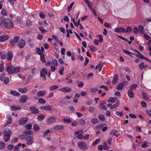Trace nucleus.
Wrapping results in <instances>:
<instances>
[{
	"instance_id": "f257e3e1",
	"label": "nucleus",
	"mask_w": 151,
	"mask_h": 151,
	"mask_svg": "<svg viewBox=\"0 0 151 151\" xmlns=\"http://www.w3.org/2000/svg\"><path fill=\"white\" fill-rule=\"evenodd\" d=\"M11 133V131L9 129L6 128L4 130L3 132V138L5 142H7L9 140Z\"/></svg>"
},
{
	"instance_id": "f03ea898",
	"label": "nucleus",
	"mask_w": 151,
	"mask_h": 151,
	"mask_svg": "<svg viewBox=\"0 0 151 151\" xmlns=\"http://www.w3.org/2000/svg\"><path fill=\"white\" fill-rule=\"evenodd\" d=\"M4 25L6 29H10L13 27L14 23L10 19L6 18L4 22Z\"/></svg>"
},
{
	"instance_id": "7ed1b4c3",
	"label": "nucleus",
	"mask_w": 151,
	"mask_h": 151,
	"mask_svg": "<svg viewBox=\"0 0 151 151\" xmlns=\"http://www.w3.org/2000/svg\"><path fill=\"white\" fill-rule=\"evenodd\" d=\"M48 70L46 68H43L42 69L40 72V76L43 78V81H45L46 80V77L45 75L47 74Z\"/></svg>"
},
{
	"instance_id": "20e7f679",
	"label": "nucleus",
	"mask_w": 151,
	"mask_h": 151,
	"mask_svg": "<svg viewBox=\"0 0 151 151\" xmlns=\"http://www.w3.org/2000/svg\"><path fill=\"white\" fill-rule=\"evenodd\" d=\"M19 39L20 37L19 36L14 37L10 41L9 45L12 47L14 46L16 43L18 42Z\"/></svg>"
},
{
	"instance_id": "39448f33",
	"label": "nucleus",
	"mask_w": 151,
	"mask_h": 151,
	"mask_svg": "<svg viewBox=\"0 0 151 151\" xmlns=\"http://www.w3.org/2000/svg\"><path fill=\"white\" fill-rule=\"evenodd\" d=\"M77 144L78 147L81 150H86L88 148L87 145L85 142H79Z\"/></svg>"
},
{
	"instance_id": "423d86ee",
	"label": "nucleus",
	"mask_w": 151,
	"mask_h": 151,
	"mask_svg": "<svg viewBox=\"0 0 151 151\" xmlns=\"http://www.w3.org/2000/svg\"><path fill=\"white\" fill-rule=\"evenodd\" d=\"M25 141H27V145H31L33 143V137L32 136L26 137L25 138Z\"/></svg>"
},
{
	"instance_id": "0eeeda50",
	"label": "nucleus",
	"mask_w": 151,
	"mask_h": 151,
	"mask_svg": "<svg viewBox=\"0 0 151 151\" xmlns=\"http://www.w3.org/2000/svg\"><path fill=\"white\" fill-rule=\"evenodd\" d=\"M58 90L64 93L70 92L72 91L71 89L68 87H63L60 89H59Z\"/></svg>"
},
{
	"instance_id": "6e6552de",
	"label": "nucleus",
	"mask_w": 151,
	"mask_h": 151,
	"mask_svg": "<svg viewBox=\"0 0 151 151\" xmlns=\"http://www.w3.org/2000/svg\"><path fill=\"white\" fill-rule=\"evenodd\" d=\"M25 42L23 39H20L18 42L17 45L20 48H23L25 45Z\"/></svg>"
},
{
	"instance_id": "1a4fd4ad",
	"label": "nucleus",
	"mask_w": 151,
	"mask_h": 151,
	"mask_svg": "<svg viewBox=\"0 0 151 151\" xmlns=\"http://www.w3.org/2000/svg\"><path fill=\"white\" fill-rule=\"evenodd\" d=\"M56 118L54 116H52L48 118L46 120L47 123L49 124H52L55 122Z\"/></svg>"
},
{
	"instance_id": "9d476101",
	"label": "nucleus",
	"mask_w": 151,
	"mask_h": 151,
	"mask_svg": "<svg viewBox=\"0 0 151 151\" xmlns=\"http://www.w3.org/2000/svg\"><path fill=\"white\" fill-rule=\"evenodd\" d=\"M30 111L33 114H37L39 113V111L36 107L34 106H31L29 108Z\"/></svg>"
},
{
	"instance_id": "9b49d317",
	"label": "nucleus",
	"mask_w": 151,
	"mask_h": 151,
	"mask_svg": "<svg viewBox=\"0 0 151 151\" xmlns=\"http://www.w3.org/2000/svg\"><path fill=\"white\" fill-rule=\"evenodd\" d=\"M28 120V119L27 117H23L20 118L19 120V123L20 125H22L25 124Z\"/></svg>"
},
{
	"instance_id": "f8f14e48",
	"label": "nucleus",
	"mask_w": 151,
	"mask_h": 151,
	"mask_svg": "<svg viewBox=\"0 0 151 151\" xmlns=\"http://www.w3.org/2000/svg\"><path fill=\"white\" fill-rule=\"evenodd\" d=\"M6 56L7 60L9 61H11L13 56V53L11 51H9L7 52Z\"/></svg>"
},
{
	"instance_id": "ddd939ff",
	"label": "nucleus",
	"mask_w": 151,
	"mask_h": 151,
	"mask_svg": "<svg viewBox=\"0 0 151 151\" xmlns=\"http://www.w3.org/2000/svg\"><path fill=\"white\" fill-rule=\"evenodd\" d=\"M13 66L8 65L6 68L5 70L9 74H13Z\"/></svg>"
},
{
	"instance_id": "4468645a",
	"label": "nucleus",
	"mask_w": 151,
	"mask_h": 151,
	"mask_svg": "<svg viewBox=\"0 0 151 151\" xmlns=\"http://www.w3.org/2000/svg\"><path fill=\"white\" fill-rule=\"evenodd\" d=\"M28 99V97L25 95L22 96L19 99L20 102L22 103H25L27 101Z\"/></svg>"
},
{
	"instance_id": "2eb2a0df",
	"label": "nucleus",
	"mask_w": 151,
	"mask_h": 151,
	"mask_svg": "<svg viewBox=\"0 0 151 151\" xmlns=\"http://www.w3.org/2000/svg\"><path fill=\"white\" fill-rule=\"evenodd\" d=\"M9 38V36L8 35H3L2 36H0V41L1 42H4L8 39Z\"/></svg>"
},
{
	"instance_id": "dca6fc26",
	"label": "nucleus",
	"mask_w": 151,
	"mask_h": 151,
	"mask_svg": "<svg viewBox=\"0 0 151 151\" xmlns=\"http://www.w3.org/2000/svg\"><path fill=\"white\" fill-rule=\"evenodd\" d=\"M33 132L30 130H27L24 131L23 132V134L26 137L30 136V135L33 134Z\"/></svg>"
},
{
	"instance_id": "f3484780",
	"label": "nucleus",
	"mask_w": 151,
	"mask_h": 151,
	"mask_svg": "<svg viewBox=\"0 0 151 151\" xmlns=\"http://www.w3.org/2000/svg\"><path fill=\"white\" fill-rule=\"evenodd\" d=\"M124 28L122 27L116 28L114 29V31L116 32L124 33Z\"/></svg>"
},
{
	"instance_id": "a211bd4d",
	"label": "nucleus",
	"mask_w": 151,
	"mask_h": 151,
	"mask_svg": "<svg viewBox=\"0 0 151 151\" xmlns=\"http://www.w3.org/2000/svg\"><path fill=\"white\" fill-rule=\"evenodd\" d=\"M18 91L23 93H26L28 91V89L26 87H24L23 88H18Z\"/></svg>"
},
{
	"instance_id": "6ab92c4d",
	"label": "nucleus",
	"mask_w": 151,
	"mask_h": 151,
	"mask_svg": "<svg viewBox=\"0 0 151 151\" xmlns=\"http://www.w3.org/2000/svg\"><path fill=\"white\" fill-rule=\"evenodd\" d=\"M40 108L42 110L45 111H51L52 110L51 106H41L40 107Z\"/></svg>"
},
{
	"instance_id": "aec40b11",
	"label": "nucleus",
	"mask_w": 151,
	"mask_h": 151,
	"mask_svg": "<svg viewBox=\"0 0 151 151\" xmlns=\"http://www.w3.org/2000/svg\"><path fill=\"white\" fill-rule=\"evenodd\" d=\"M46 91H41L37 93V95L39 97H42L45 95L46 93Z\"/></svg>"
},
{
	"instance_id": "412c9836",
	"label": "nucleus",
	"mask_w": 151,
	"mask_h": 151,
	"mask_svg": "<svg viewBox=\"0 0 151 151\" xmlns=\"http://www.w3.org/2000/svg\"><path fill=\"white\" fill-rule=\"evenodd\" d=\"M64 129V127L62 125H57L54 127V129L55 131L61 130Z\"/></svg>"
},
{
	"instance_id": "4be33fe9",
	"label": "nucleus",
	"mask_w": 151,
	"mask_h": 151,
	"mask_svg": "<svg viewBox=\"0 0 151 151\" xmlns=\"http://www.w3.org/2000/svg\"><path fill=\"white\" fill-rule=\"evenodd\" d=\"M118 74H116L114 77L112 81V83L114 84H116L118 82Z\"/></svg>"
},
{
	"instance_id": "5701e85b",
	"label": "nucleus",
	"mask_w": 151,
	"mask_h": 151,
	"mask_svg": "<svg viewBox=\"0 0 151 151\" xmlns=\"http://www.w3.org/2000/svg\"><path fill=\"white\" fill-rule=\"evenodd\" d=\"M13 74L19 73L20 70L21 68L19 67H15L13 66Z\"/></svg>"
},
{
	"instance_id": "b1692460",
	"label": "nucleus",
	"mask_w": 151,
	"mask_h": 151,
	"mask_svg": "<svg viewBox=\"0 0 151 151\" xmlns=\"http://www.w3.org/2000/svg\"><path fill=\"white\" fill-rule=\"evenodd\" d=\"M139 68L141 70L145 69L147 67V65H145L144 63L143 62L139 64Z\"/></svg>"
},
{
	"instance_id": "393cba45",
	"label": "nucleus",
	"mask_w": 151,
	"mask_h": 151,
	"mask_svg": "<svg viewBox=\"0 0 151 151\" xmlns=\"http://www.w3.org/2000/svg\"><path fill=\"white\" fill-rule=\"evenodd\" d=\"M117 99V98L116 97H110L107 100V102H114Z\"/></svg>"
},
{
	"instance_id": "a878e982",
	"label": "nucleus",
	"mask_w": 151,
	"mask_h": 151,
	"mask_svg": "<svg viewBox=\"0 0 151 151\" xmlns=\"http://www.w3.org/2000/svg\"><path fill=\"white\" fill-rule=\"evenodd\" d=\"M138 31L139 33L141 34H142L144 33V28L141 25H139L138 26Z\"/></svg>"
},
{
	"instance_id": "bb28decb",
	"label": "nucleus",
	"mask_w": 151,
	"mask_h": 151,
	"mask_svg": "<svg viewBox=\"0 0 151 151\" xmlns=\"http://www.w3.org/2000/svg\"><path fill=\"white\" fill-rule=\"evenodd\" d=\"M128 96L131 98H132L134 97V94L131 90H129L128 91Z\"/></svg>"
},
{
	"instance_id": "cd10ccee",
	"label": "nucleus",
	"mask_w": 151,
	"mask_h": 151,
	"mask_svg": "<svg viewBox=\"0 0 151 151\" xmlns=\"http://www.w3.org/2000/svg\"><path fill=\"white\" fill-rule=\"evenodd\" d=\"M10 93L11 94L16 96H19L20 95V93L15 91H11Z\"/></svg>"
},
{
	"instance_id": "c85d7f7f",
	"label": "nucleus",
	"mask_w": 151,
	"mask_h": 151,
	"mask_svg": "<svg viewBox=\"0 0 151 151\" xmlns=\"http://www.w3.org/2000/svg\"><path fill=\"white\" fill-rule=\"evenodd\" d=\"M10 108L12 111L20 110L21 109V107L20 106L16 107L14 106H11Z\"/></svg>"
},
{
	"instance_id": "c756f323",
	"label": "nucleus",
	"mask_w": 151,
	"mask_h": 151,
	"mask_svg": "<svg viewBox=\"0 0 151 151\" xmlns=\"http://www.w3.org/2000/svg\"><path fill=\"white\" fill-rule=\"evenodd\" d=\"M124 87V85L122 83H119L117 86L116 88L118 90H122Z\"/></svg>"
},
{
	"instance_id": "7c9ffc66",
	"label": "nucleus",
	"mask_w": 151,
	"mask_h": 151,
	"mask_svg": "<svg viewBox=\"0 0 151 151\" xmlns=\"http://www.w3.org/2000/svg\"><path fill=\"white\" fill-rule=\"evenodd\" d=\"M58 88V86L57 85H54L51 86L50 87L49 89L50 91H52L55 90Z\"/></svg>"
},
{
	"instance_id": "2f4dec72",
	"label": "nucleus",
	"mask_w": 151,
	"mask_h": 151,
	"mask_svg": "<svg viewBox=\"0 0 151 151\" xmlns=\"http://www.w3.org/2000/svg\"><path fill=\"white\" fill-rule=\"evenodd\" d=\"M132 29L131 27H128L126 29H124V33L132 32Z\"/></svg>"
},
{
	"instance_id": "473e14b6",
	"label": "nucleus",
	"mask_w": 151,
	"mask_h": 151,
	"mask_svg": "<svg viewBox=\"0 0 151 151\" xmlns=\"http://www.w3.org/2000/svg\"><path fill=\"white\" fill-rule=\"evenodd\" d=\"M104 104L103 103H101L100 104V107L101 109H103L104 110H106L107 109V107L105 106L104 105Z\"/></svg>"
},
{
	"instance_id": "72a5a7b5",
	"label": "nucleus",
	"mask_w": 151,
	"mask_h": 151,
	"mask_svg": "<svg viewBox=\"0 0 151 151\" xmlns=\"http://www.w3.org/2000/svg\"><path fill=\"white\" fill-rule=\"evenodd\" d=\"M98 118L101 121H104L105 120V116L103 114H100L99 115Z\"/></svg>"
},
{
	"instance_id": "f704fd0d",
	"label": "nucleus",
	"mask_w": 151,
	"mask_h": 151,
	"mask_svg": "<svg viewBox=\"0 0 151 151\" xmlns=\"http://www.w3.org/2000/svg\"><path fill=\"white\" fill-rule=\"evenodd\" d=\"M45 117L44 115H40L37 116V119L39 121H42L45 119Z\"/></svg>"
},
{
	"instance_id": "c9c22d12",
	"label": "nucleus",
	"mask_w": 151,
	"mask_h": 151,
	"mask_svg": "<svg viewBox=\"0 0 151 151\" xmlns=\"http://www.w3.org/2000/svg\"><path fill=\"white\" fill-rule=\"evenodd\" d=\"M117 132V131L116 130H112L110 133V134H112L113 135L115 136L116 137H117L119 136V134H116Z\"/></svg>"
},
{
	"instance_id": "e433bc0d",
	"label": "nucleus",
	"mask_w": 151,
	"mask_h": 151,
	"mask_svg": "<svg viewBox=\"0 0 151 151\" xmlns=\"http://www.w3.org/2000/svg\"><path fill=\"white\" fill-rule=\"evenodd\" d=\"M8 120L7 122V124H10L12 121V119L11 116L10 115H9L7 116Z\"/></svg>"
},
{
	"instance_id": "4c0bfd02",
	"label": "nucleus",
	"mask_w": 151,
	"mask_h": 151,
	"mask_svg": "<svg viewBox=\"0 0 151 151\" xmlns=\"http://www.w3.org/2000/svg\"><path fill=\"white\" fill-rule=\"evenodd\" d=\"M137 87V84L134 83L132 84V85L130 86L129 88H130V90H131V91H132V90H135L136 88Z\"/></svg>"
},
{
	"instance_id": "58836bf2",
	"label": "nucleus",
	"mask_w": 151,
	"mask_h": 151,
	"mask_svg": "<svg viewBox=\"0 0 151 151\" xmlns=\"http://www.w3.org/2000/svg\"><path fill=\"white\" fill-rule=\"evenodd\" d=\"M89 48L90 51L93 52H95L97 50V49L95 46L93 45L90 46Z\"/></svg>"
},
{
	"instance_id": "ea45409f",
	"label": "nucleus",
	"mask_w": 151,
	"mask_h": 151,
	"mask_svg": "<svg viewBox=\"0 0 151 151\" xmlns=\"http://www.w3.org/2000/svg\"><path fill=\"white\" fill-rule=\"evenodd\" d=\"M142 95L143 96V99L145 100H147L148 99V97L147 93L144 92L142 93Z\"/></svg>"
},
{
	"instance_id": "a19ab883",
	"label": "nucleus",
	"mask_w": 151,
	"mask_h": 151,
	"mask_svg": "<svg viewBox=\"0 0 151 151\" xmlns=\"http://www.w3.org/2000/svg\"><path fill=\"white\" fill-rule=\"evenodd\" d=\"M40 55V60L43 63H45L46 61L45 60V55L44 54H42Z\"/></svg>"
},
{
	"instance_id": "79ce46f5",
	"label": "nucleus",
	"mask_w": 151,
	"mask_h": 151,
	"mask_svg": "<svg viewBox=\"0 0 151 151\" xmlns=\"http://www.w3.org/2000/svg\"><path fill=\"white\" fill-rule=\"evenodd\" d=\"M38 102L42 104H44L46 103V101L42 98H39L38 99Z\"/></svg>"
},
{
	"instance_id": "37998d69",
	"label": "nucleus",
	"mask_w": 151,
	"mask_h": 151,
	"mask_svg": "<svg viewBox=\"0 0 151 151\" xmlns=\"http://www.w3.org/2000/svg\"><path fill=\"white\" fill-rule=\"evenodd\" d=\"M77 83L79 87H82L84 85V83L83 82L78 81H77Z\"/></svg>"
},
{
	"instance_id": "c03bdc74",
	"label": "nucleus",
	"mask_w": 151,
	"mask_h": 151,
	"mask_svg": "<svg viewBox=\"0 0 151 151\" xmlns=\"http://www.w3.org/2000/svg\"><path fill=\"white\" fill-rule=\"evenodd\" d=\"M63 120L64 122L68 123H70L72 122L71 119L70 118H64Z\"/></svg>"
},
{
	"instance_id": "a18cd8bd",
	"label": "nucleus",
	"mask_w": 151,
	"mask_h": 151,
	"mask_svg": "<svg viewBox=\"0 0 151 151\" xmlns=\"http://www.w3.org/2000/svg\"><path fill=\"white\" fill-rule=\"evenodd\" d=\"M33 129L35 131L37 132L39 130L40 127L38 125L35 124L33 126Z\"/></svg>"
},
{
	"instance_id": "49530a36",
	"label": "nucleus",
	"mask_w": 151,
	"mask_h": 151,
	"mask_svg": "<svg viewBox=\"0 0 151 151\" xmlns=\"http://www.w3.org/2000/svg\"><path fill=\"white\" fill-rule=\"evenodd\" d=\"M32 127V125L31 124H28L26 125L25 127L27 130H29L31 129Z\"/></svg>"
},
{
	"instance_id": "de8ad7c7",
	"label": "nucleus",
	"mask_w": 151,
	"mask_h": 151,
	"mask_svg": "<svg viewBox=\"0 0 151 151\" xmlns=\"http://www.w3.org/2000/svg\"><path fill=\"white\" fill-rule=\"evenodd\" d=\"M5 147V143L2 141H0V149H2Z\"/></svg>"
},
{
	"instance_id": "09e8293b",
	"label": "nucleus",
	"mask_w": 151,
	"mask_h": 151,
	"mask_svg": "<svg viewBox=\"0 0 151 151\" xmlns=\"http://www.w3.org/2000/svg\"><path fill=\"white\" fill-rule=\"evenodd\" d=\"M140 56L139 57V58L141 59L145 60L147 61H149L151 62V61L148 59L147 58L143 56L142 54H140Z\"/></svg>"
},
{
	"instance_id": "8fccbe9b",
	"label": "nucleus",
	"mask_w": 151,
	"mask_h": 151,
	"mask_svg": "<svg viewBox=\"0 0 151 151\" xmlns=\"http://www.w3.org/2000/svg\"><path fill=\"white\" fill-rule=\"evenodd\" d=\"M86 103L87 105H91L92 103V100L91 99H88Z\"/></svg>"
},
{
	"instance_id": "3c124183",
	"label": "nucleus",
	"mask_w": 151,
	"mask_h": 151,
	"mask_svg": "<svg viewBox=\"0 0 151 151\" xmlns=\"http://www.w3.org/2000/svg\"><path fill=\"white\" fill-rule=\"evenodd\" d=\"M6 20V19L3 17H0V25L2 24L3 23H4V22H5Z\"/></svg>"
},
{
	"instance_id": "603ef678",
	"label": "nucleus",
	"mask_w": 151,
	"mask_h": 151,
	"mask_svg": "<svg viewBox=\"0 0 151 151\" xmlns=\"http://www.w3.org/2000/svg\"><path fill=\"white\" fill-rule=\"evenodd\" d=\"M123 52L125 54L128 55H130V54H134L130 52L125 50V49H123Z\"/></svg>"
},
{
	"instance_id": "864d4df0",
	"label": "nucleus",
	"mask_w": 151,
	"mask_h": 151,
	"mask_svg": "<svg viewBox=\"0 0 151 151\" xmlns=\"http://www.w3.org/2000/svg\"><path fill=\"white\" fill-rule=\"evenodd\" d=\"M133 32L134 34H137L138 32V28L137 27H134L133 28Z\"/></svg>"
},
{
	"instance_id": "5fc2aeb1",
	"label": "nucleus",
	"mask_w": 151,
	"mask_h": 151,
	"mask_svg": "<svg viewBox=\"0 0 151 151\" xmlns=\"http://www.w3.org/2000/svg\"><path fill=\"white\" fill-rule=\"evenodd\" d=\"M36 51L37 53L39 55L42 54V52L40 48L39 47L36 48Z\"/></svg>"
},
{
	"instance_id": "6e6d98bb",
	"label": "nucleus",
	"mask_w": 151,
	"mask_h": 151,
	"mask_svg": "<svg viewBox=\"0 0 151 151\" xmlns=\"http://www.w3.org/2000/svg\"><path fill=\"white\" fill-rule=\"evenodd\" d=\"M95 109V107H90L89 109V111L90 113H93L94 112V111Z\"/></svg>"
},
{
	"instance_id": "4d7b16f0",
	"label": "nucleus",
	"mask_w": 151,
	"mask_h": 151,
	"mask_svg": "<svg viewBox=\"0 0 151 151\" xmlns=\"http://www.w3.org/2000/svg\"><path fill=\"white\" fill-rule=\"evenodd\" d=\"M1 13V14L3 15H4V16H7V12L6 11V10L4 9H2Z\"/></svg>"
},
{
	"instance_id": "13d9d810",
	"label": "nucleus",
	"mask_w": 151,
	"mask_h": 151,
	"mask_svg": "<svg viewBox=\"0 0 151 151\" xmlns=\"http://www.w3.org/2000/svg\"><path fill=\"white\" fill-rule=\"evenodd\" d=\"M26 137L23 134L20 135L19 136V138L22 140L24 139L25 140V138Z\"/></svg>"
},
{
	"instance_id": "bf43d9fd",
	"label": "nucleus",
	"mask_w": 151,
	"mask_h": 151,
	"mask_svg": "<svg viewBox=\"0 0 151 151\" xmlns=\"http://www.w3.org/2000/svg\"><path fill=\"white\" fill-rule=\"evenodd\" d=\"M74 4V2H72L70 5V6H68L67 8V10L68 12H69L72 9V8Z\"/></svg>"
},
{
	"instance_id": "052dcab7",
	"label": "nucleus",
	"mask_w": 151,
	"mask_h": 151,
	"mask_svg": "<svg viewBox=\"0 0 151 151\" xmlns=\"http://www.w3.org/2000/svg\"><path fill=\"white\" fill-rule=\"evenodd\" d=\"M39 28V29L40 30V31H41V33H43L45 32H47V30H45L43 27H40Z\"/></svg>"
},
{
	"instance_id": "680f3d73",
	"label": "nucleus",
	"mask_w": 151,
	"mask_h": 151,
	"mask_svg": "<svg viewBox=\"0 0 151 151\" xmlns=\"http://www.w3.org/2000/svg\"><path fill=\"white\" fill-rule=\"evenodd\" d=\"M100 141V138H97L95 140L94 142L93 143V146H94L96 144H97Z\"/></svg>"
},
{
	"instance_id": "e2e57ef3",
	"label": "nucleus",
	"mask_w": 151,
	"mask_h": 151,
	"mask_svg": "<svg viewBox=\"0 0 151 151\" xmlns=\"http://www.w3.org/2000/svg\"><path fill=\"white\" fill-rule=\"evenodd\" d=\"M0 55L1 58L3 59H6L7 58V56L6 54H3L2 53H0Z\"/></svg>"
},
{
	"instance_id": "0e129e2a",
	"label": "nucleus",
	"mask_w": 151,
	"mask_h": 151,
	"mask_svg": "<svg viewBox=\"0 0 151 151\" xmlns=\"http://www.w3.org/2000/svg\"><path fill=\"white\" fill-rule=\"evenodd\" d=\"M18 141V139L17 137H15L11 139V142L12 143H14V142H17Z\"/></svg>"
},
{
	"instance_id": "69168bd1",
	"label": "nucleus",
	"mask_w": 151,
	"mask_h": 151,
	"mask_svg": "<svg viewBox=\"0 0 151 151\" xmlns=\"http://www.w3.org/2000/svg\"><path fill=\"white\" fill-rule=\"evenodd\" d=\"M9 78L8 77H6L4 81V83L5 84H7L9 83Z\"/></svg>"
},
{
	"instance_id": "338daca9",
	"label": "nucleus",
	"mask_w": 151,
	"mask_h": 151,
	"mask_svg": "<svg viewBox=\"0 0 151 151\" xmlns=\"http://www.w3.org/2000/svg\"><path fill=\"white\" fill-rule=\"evenodd\" d=\"M142 147L143 148H145L148 147V145L147 144V143L146 142H144L143 144L142 145Z\"/></svg>"
},
{
	"instance_id": "774afa93",
	"label": "nucleus",
	"mask_w": 151,
	"mask_h": 151,
	"mask_svg": "<svg viewBox=\"0 0 151 151\" xmlns=\"http://www.w3.org/2000/svg\"><path fill=\"white\" fill-rule=\"evenodd\" d=\"M91 90L92 92L95 93L98 91V89L96 88H91Z\"/></svg>"
}]
</instances>
